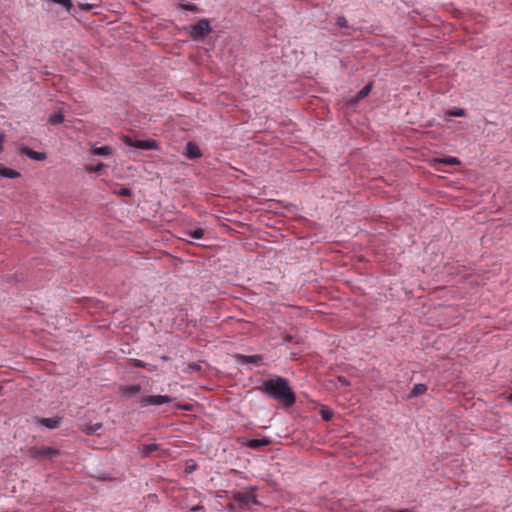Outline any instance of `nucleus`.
<instances>
[{
    "instance_id": "obj_1",
    "label": "nucleus",
    "mask_w": 512,
    "mask_h": 512,
    "mask_svg": "<svg viewBox=\"0 0 512 512\" xmlns=\"http://www.w3.org/2000/svg\"><path fill=\"white\" fill-rule=\"evenodd\" d=\"M257 390L286 407H291L296 402L295 393L291 389L288 380L280 376L262 380Z\"/></svg>"
},
{
    "instance_id": "obj_2",
    "label": "nucleus",
    "mask_w": 512,
    "mask_h": 512,
    "mask_svg": "<svg viewBox=\"0 0 512 512\" xmlns=\"http://www.w3.org/2000/svg\"><path fill=\"white\" fill-rule=\"evenodd\" d=\"M59 450L56 449V448H52V447H47V446H33V447H30L28 450H27V454L33 458V459H37V460H51L53 459L54 457L58 456L59 455Z\"/></svg>"
},
{
    "instance_id": "obj_3",
    "label": "nucleus",
    "mask_w": 512,
    "mask_h": 512,
    "mask_svg": "<svg viewBox=\"0 0 512 512\" xmlns=\"http://www.w3.org/2000/svg\"><path fill=\"white\" fill-rule=\"evenodd\" d=\"M212 32L210 21L206 18L200 19L190 27V36L194 40H201Z\"/></svg>"
},
{
    "instance_id": "obj_4",
    "label": "nucleus",
    "mask_w": 512,
    "mask_h": 512,
    "mask_svg": "<svg viewBox=\"0 0 512 512\" xmlns=\"http://www.w3.org/2000/svg\"><path fill=\"white\" fill-rule=\"evenodd\" d=\"M122 141L128 145V146H131V147H135V148H138V149H143V150H154V149H158V143L155 141V140H152V139H148V140H133L132 138H130L129 136H122Z\"/></svg>"
},
{
    "instance_id": "obj_5",
    "label": "nucleus",
    "mask_w": 512,
    "mask_h": 512,
    "mask_svg": "<svg viewBox=\"0 0 512 512\" xmlns=\"http://www.w3.org/2000/svg\"><path fill=\"white\" fill-rule=\"evenodd\" d=\"M173 401V398L168 395H150V396H143L139 400V404L141 407H148V406H159L162 404L171 403Z\"/></svg>"
},
{
    "instance_id": "obj_6",
    "label": "nucleus",
    "mask_w": 512,
    "mask_h": 512,
    "mask_svg": "<svg viewBox=\"0 0 512 512\" xmlns=\"http://www.w3.org/2000/svg\"><path fill=\"white\" fill-rule=\"evenodd\" d=\"M235 501L239 503L241 507H249L250 505H258L259 502L254 493V488L249 491L237 492L234 495Z\"/></svg>"
},
{
    "instance_id": "obj_7",
    "label": "nucleus",
    "mask_w": 512,
    "mask_h": 512,
    "mask_svg": "<svg viewBox=\"0 0 512 512\" xmlns=\"http://www.w3.org/2000/svg\"><path fill=\"white\" fill-rule=\"evenodd\" d=\"M184 155L189 159H197L202 156V153L196 143L188 142L185 146Z\"/></svg>"
},
{
    "instance_id": "obj_8",
    "label": "nucleus",
    "mask_w": 512,
    "mask_h": 512,
    "mask_svg": "<svg viewBox=\"0 0 512 512\" xmlns=\"http://www.w3.org/2000/svg\"><path fill=\"white\" fill-rule=\"evenodd\" d=\"M20 154L26 155L30 159L36 160V161H43L46 159V154L43 152H36L32 149H30L27 146H23L20 148Z\"/></svg>"
},
{
    "instance_id": "obj_9",
    "label": "nucleus",
    "mask_w": 512,
    "mask_h": 512,
    "mask_svg": "<svg viewBox=\"0 0 512 512\" xmlns=\"http://www.w3.org/2000/svg\"><path fill=\"white\" fill-rule=\"evenodd\" d=\"M141 391V386L139 384L127 385L121 387V394L123 397L130 398Z\"/></svg>"
},
{
    "instance_id": "obj_10",
    "label": "nucleus",
    "mask_w": 512,
    "mask_h": 512,
    "mask_svg": "<svg viewBox=\"0 0 512 512\" xmlns=\"http://www.w3.org/2000/svg\"><path fill=\"white\" fill-rule=\"evenodd\" d=\"M62 421V418L61 417H52V418H40L38 420V422L49 428V429H55L57 427H59L60 423Z\"/></svg>"
},
{
    "instance_id": "obj_11",
    "label": "nucleus",
    "mask_w": 512,
    "mask_h": 512,
    "mask_svg": "<svg viewBox=\"0 0 512 512\" xmlns=\"http://www.w3.org/2000/svg\"><path fill=\"white\" fill-rule=\"evenodd\" d=\"M262 359L263 357L261 355H237V360L243 364H258L262 361Z\"/></svg>"
},
{
    "instance_id": "obj_12",
    "label": "nucleus",
    "mask_w": 512,
    "mask_h": 512,
    "mask_svg": "<svg viewBox=\"0 0 512 512\" xmlns=\"http://www.w3.org/2000/svg\"><path fill=\"white\" fill-rule=\"evenodd\" d=\"M159 448L158 444L152 443V444H145L138 447V451L141 458H146L150 456L154 451H156Z\"/></svg>"
},
{
    "instance_id": "obj_13",
    "label": "nucleus",
    "mask_w": 512,
    "mask_h": 512,
    "mask_svg": "<svg viewBox=\"0 0 512 512\" xmlns=\"http://www.w3.org/2000/svg\"><path fill=\"white\" fill-rule=\"evenodd\" d=\"M465 116V110L462 108H451L447 109L443 113V119L449 121L451 117H462Z\"/></svg>"
},
{
    "instance_id": "obj_14",
    "label": "nucleus",
    "mask_w": 512,
    "mask_h": 512,
    "mask_svg": "<svg viewBox=\"0 0 512 512\" xmlns=\"http://www.w3.org/2000/svg\"><path fill=\"white\" fill-rule=\"evenodd\" d=\"M91 153L93 155H99V156H110L113 153V148L111 146H102V147H96L95 145H91Z\"/></svg>"
},
{
    "instance_id": "obj_15",
    "label": "nucleus",
    "mask_w": 512,
    "mask_h": 512,
    "mask_svg": "<svg viewBox=\"0 0 512 512\" xmlns=\"http://www.w3.org/2000/svg\"><path fill=\"white\" fill-rule=\"evenodd\" d=\"M270 443H271V440L268 438L251 439L248 441L247 446L252 449H258L262 446H268Z\"/></svg>"
},
{
    "instance_id": "obj_16",
    "label": "nucleus",
    "mask_w": 512,
    "mask_h": 512,
    "mask_svg": "<svg viewBox=\"0 0 512 512\" xmlns=\"http://www.w3.org/2000/svg\"><path fill=\"white\" fill-rule=\"evenodd\" d=\"M427 391V386L425 384L419 383L415 384L412 390L410 391L408 398L418 397L423 395Z\"/></svg>"
},
{
    "instance_id": "obj_17",
    "label": "nucleus",
    "mask_w": 512,
    "mask_h": 512,
    "mask_svg": "<svg viewBox=\"0 0 512 512\" xmlns=\"http://www.w3.org/2000/svg\"><path fill=\"white\" fill-rule=\"evenodd\" d=\"M20 176L21 174L18 171L0 165V177L13 179Z\"/></svg>"
},
{
    "instance_id": "obj_18",
    "label": "nucleus",
    "mask_w": 512,
    "mask_h": 512,
    "mask_svg": "<svg viewBox=\"0 0 512 512\" xmlns=\"http://www.w3.org/2000/svg\"><path fill=\"white\" fill-rule=\"evenodd\" d=\"M64 121V115L62 113V111H58L54 114H52L49 119H48V122L52 125H57V124H60Z\"/></svg>"
},
{
    "instance_id": "obj_19",
    "label": "nucleus",
    "mask_w": 512,
    "mask_h": 512,
    "mask_svg": "<svg viewBox=\"0 0 512 512\" xmlns=\"http://www.w3.org/2000/svg\"><path fill=\"white\" fill-rule=\"evenodd\" d=\"M186 234L192 238L201 239L204 236V230L202 228H197L186 231Z\"/></svg>"
},
{
    "instance_id": "obj_20",
    "label": "nucleus",
    "mask_w": 512,
    "mask_h": 512,
    "mask_svg": "<svg viewBox=\"0 0 512 512\" xmlns=\"http://www.w3.org/2000/svg\"><path fill=\"white\" fill-rule=\"evenodd\" d=\"M180 7L183 10L192 11V12H200V8L196 4L192 3H181Z\"/></svg>"
},
{
    "instance_id": "obj_21",
    "label": "nucleus",
    "mask_w": 512,
    "mask_h": 512,
    "mask_svg": "<svg viewBox=\"0 0 512 512\" xmlns=\"http://www.w3.org/2000/svg\"><path fill=\"white\" fill-rule=\"evenodd\" d=\"M104 164L103 163H99L97 164L96 166H92V165H86L85 166V170L88 172V173H96V172H99L101 171L103 168H104Z\"/></svg>"
},
{
    "instance_id": "obj_22",
    "label": "nucleus",
    "mask_w": 512,
    "mask_h": 512,
    "mask_svg": "<svg viewBox=\"0 0 512 512\" xmlns=\"http://www.w3.org/2000/svg\"><path fill=\"white\" fill-rule=\"evenodd\" d=\"M441 162L446 165H451V166L460 164L459 159L456 157H452V156L445 157L444 159L441 160Z\"/></svg>"
},
{
    "instance_id": "obj_23",
    "label": "nucleus",
    "mask_w": 512,
    "mask_h": 512,
    "mask_svg": "<svg viewBox=\"0 0 512 512\" xmlns=\"http://www.w3.org/2000/svg\"><path fill=\"white\" fill-rule=\"evenodd\" d=\"M372 83L366 84L358 93L356 96H368L371 92Z\"/></svg>"
},
{
    "instance_id": "obj_24",
    "label": "nucleus",
    "mask_w": 512,
    "mask_h": 512,
    "mask_svg": "<svg viewBox=\"0 0 512 512\" xmlns=\"http://www.w3.org/2000/svg\"><path fill=\"white\" fill-rule=\"evenodd\" d=\"M80 429L86 435H92L95 433L92 424H84L80 427Z\"/></svg>"
},
{
    "instance_id": "obj_25",
    "label": "nucleus",
    "mask_w": 512,
    "mask_h": 512,
    "mask_svg": "<svg viewBox=\"0 0 512 512\" xmlns=\"http://www.w3.org/2000/svg\"><path fill=\"white\" fill-rule=\"evenodd\" d=\"M320 414L325 421H329L332 418V411L327 408H322Z\"/></svg>"
},
{
    "instance_id": "obj_26",
    "label": "nucleus",
    "mask_w": 512,
    "mask_h": 512,
    "mask_svg": "<svg viewBox=\"0 0 512 512\" xmlns=\"http://www.w3.org/2000/svg\"><path fill=\"white\" fill-rule=\"evenodd\" d=\"M336 23L339 27H342V28L348 27V22L344 16H338L336 19Z\"/></svg>"
},
{
    "instance_id": "obj_27",
    "label": "nucleus",
    "mask_w": 512,
    "mask_h": 512,
    "mask_svg": "<svg viewBox=\"0 0 512 512\" xmlns=\"http://www.w3.org/2000/svg\"><path fill=\"white\" fill-rule=\"evenodd\" d=\"M132 363H133L134 367H138V368H145L146 367V363L143 362L142 360H139V359H133Z\"/></svg>"
},
{
    "instance_id": "obj_28",
    "label": "nucleus",
    "mask_w": 512,
    "mask_h": 512,
    "mask_svg": "<svg viewBox=\"0 0 512 512\" xmlns=\"http://www.w3.org/2000/svg\"><path fill=\"white\" fill-rule=\"evenodd\" d=\"M119 195L121 196H130L131 195V190L129 188H122L120 189V191L118 192Z\"/></svg>"
},
{
    "instance_id": "obj_29",
    "label": "nucleus",
    "mask_w": 512,
    "mask_h": 512,
    "mask_svg": "<svg viewBox=\"0 0 512 512\" xmlns=\"http://www.w3.org/2000/svg\"><path fill=\"white\" fill-rule=\"evenodd\" d=\"M337 381H338L342 386H348V385H349V381H348L344 376H338V377H337Z\"/></svg>"
},
{
    "instance_id": "obj_30",
    "label": "nucleus",
    "mask_w": 512,
    "mask_h": 512,
    "mask_svg": "<svg viewBox=\"0 0 512 512\" xmlns=\"http://www.w3.org/2000/svg\"><path fill=\"white\" fill-rule=\"evenodd\" d=\"M4 141H5V136H4V134L0 133V152H2V150H3Z\"/></svg>"
},
{
    "instance_id": "obj_31",
    "label": "nucleus",
    "mask_w": 512,
    "mask_h": 512,
    "mask_svg": "<svg viewBox=\"0 0 512 512\" xmlns=\"http://www.w3.org/2000/svg\"><path fill=\"white\" fill-rule=\"evenodd\" d=\"M92 426H93L94 431L96 432L97 430H99L102 427V423L98 422V423L92 424Z\"/></svg>"
},
{
    "instance_id": "obj_32",
    "label": "nucleus",
    "mask_w": 512,
    "mask_h": 512,
    "mask_svg": "<svg viewBox=\"0 0 512 512\" xmlns=\"http://www.w3.org/2000/svg\"><path fill=\"white\" fill-rule=\"evenodd\" d=\"M358 98H354L350 101L351 104H354Z\"/></svg>"
},
{
    "instance_id": "obj_33",
    "label": "nucleus",
    "mask_w": 512,
    "mask_h": 512,
    "mask_svg": "<svg viewBox=\"0 0 512 512\" xmlns=\"http://www.w3.org/2000/svg\"><path fill=\"white\" fill-rule=\"evenodd\" d=\"M510 399L512 400V393H511V395H510Z\"/></svg>"
},
{
    "instance_id": "obj_34",
    "label": "nucleus",
    "mask_w": 512,
    "mask_h": 512,
    "mask_svg": "<svg viewBox=\"0 0 512 512\" xmlns=\"http://www.w3.org/2000/svg\"><path fill=\"white\" fill-rule=\"evenodd\" d=\"M2 390V387L0 386V391Z\"/></svg>"
}]
</instances>
